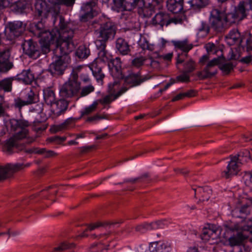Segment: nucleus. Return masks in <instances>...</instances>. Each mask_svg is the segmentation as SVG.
Segmentation results:
<instances>
[{"label": "nucleus", "mask_w": 252, "mask_h": 252, "mask_svg": "<svg viewBox=\"0 0 252 252\" xmlns=\"http://www.w3.org/2000/svg\"><path fill=\"white\" fill-rule=\"evenodd\" d=\"M51 14L53 18L55 26H59V29L53 30L51 32L45 33V35L41 37L40 40V48L43 54H47L50 51L51 44L56 42V48L63 41H73L74 32L65 22L64 18L58 12L54 14L51 11L49 14Z\"/></svg>", "instance_id": "1"}, {"label": "nucleus", "mask_w": 252, "mask_h": 252, "mask_svg": "<svg viewBox=\"0 0 252 252\" xmlns=\"http://www.w3.org/2000/svg\"><path fill=\"white\" fill-rule=\"evenodd\" d=\"M75 48L73 41H63L55 48L53 53L56 57L53 63L50 64L48 71L54 76H58L63 74L67 64L70 61L69 53Z\"/></svg>", "instance_id": "2"}, {"label": "nucleus", "mask_w": 252, "mask_h": 252, "mask_svg": "<svg viewBox=\"0 0 252 252\" xmlns=\"http://www.w3.org/2000/svg\"><path fill=\"white\" fill-rule=\"evenodd\" d=\"M223 226L226 231L232 233L228 239L229 244L232 247L243 245L252 233L251 220L235 223L226 222Z\"/></svg>", "instance_id": "3"}, {"label": "nucleus", "mask_w": 252, "mask_h": 252, "mask_svg": "<svg viewBox=\"0 0 252 252\" xmlns=\"http://www.w3.org/2000/svg\"><path fill=\"white\" fill-rule=\"evenodd\" d=\"M216 65H219L220 69L226 74H228L234 67L232 63H224V58L219 57L209 61L203 70L197 73V76L201 80L212 78L217 73Z\"/></svg>", "instance_id": "4"}, {"label": "nucleus", "mask_w": 252, "mask_h": 252, "mask_svg": "<svg viewBox=\"0 0 252 252\" xmlns=\"http://www.w3.org/2000/svg\"><path fill=\"white\" fill-rule=\"evenodd\" d=\"M10 127L13 130H19L13 137L9 138L4 146V150L8 154L12 153V149L15 145L16 140H21L28 136L29 130L27 127L30 126L29 122L24 119H11L9 121Z\"/></svg>", "instance_id": "5"}, {"label": "nucleus", "mask_w": 252, "mask_h": 252, "mask_svg": "<svg viewBox=\"0 0 252 252\" xmlns=\"http://www.w3.org/2000/svg\"><path fill=\"white\" fill-rule=\"evenodd\" d=\"M252 159V154L248 150H245L237 155L231 157V160L227 167V170L222 172V174L226 178L236 175L239 171V167L243 162H247Z\"/></svg>", "instance_id": "6"}, {"label": "nucleus", "mask_w": 252, "mask_h": 252, "mask_svg": "<svg viewBox=\"0 0 252 252\" xmlns=\"http://www.w3.org/2000/svg\"><path fill=\"white\" fill-rule=\"evenodd\" d=\"M80 89V82L78 81V71L73 69L68 81L65 82L61 88L60 94L63 97L70 98L76 95Z\"/></svg>", "instance_id": "7"}, {"label": "nucleus", "mask_w": 252, "mask_h": 252, "mask_svg": "<svg viewBox=\"0 0 252 252\" xmlns=\"http://www.w3.org/2000/svg\"><path fill=\"white\" fill-rule=\"evenodd\" d=\"M246 3L244 1H240L231 11L226 12L224 16L225 22L232 24L238 23L245 18L248 11L246 8Z\"/></svg>", "instance_id": "8"}, {"label": "nucleus", "mask_w": 252, "mask_h": 252, "mask_svg": "<svg viewBox=\"0 0 252 252\" xmlns=\"http://www.w3.org/2000/svg\"><path fill=\"white\" fill-rule=\"evenodd\" d=\"M116 29L115 24L110 20L101 23L99 29L96 31L99 34L98 37L100 38L97 40H100L106 43L108 40L114 37Z\"/></svg>", "instance_id": "9"}, {"label": "nucleus", "mask_w": 252, "mask_h": 252, "mask_svg": "<svg viewBox=\"0 0 252 252\" xmlns=\"http://www.w3.org/2000/svg\"><path fill=\"white\" fill-rule=\"evenodd\" d=\"M223 16V13L218 9H214L211 12L209 18L211 27L217 32H222L224 29Z\"/></svg>", "instance_id": "10"}, {"label": "nucleus", "mask_w": 252, "mask_h": 252, "mask_svg": "<svg viewBox=\"0 0 252 252\" xmlns=\"http://www.w3.org/2000/svg\"><path fill=\"white\" fill-rule=\"evenodd\" d=\"M96 2L94 1L84 3L80 11V20L86 22L97 14L95 10Z\"/></svg>", "instance_id": "11"}, {"label": "nucleus", "mask_w": 252, "mask_h": 252, "mask_svg": "<svg viewBox=\"0 0 252 252\" xmlns=\"http://www.w3.org/2000/svg\"><path fill=\"white\" fill-rule=\"evenodd\" d=\"M115 7L122 10L130 11L136 6L141 7L144 0H113Z\"/></svg>", "instance_id": "12"}, {"label": "nucleus", "mask_w": 252, "mask_h": 252, "mask_svg": "<svg viewBox=\"0 0 252 252\" xmlns=\"http://www.w3.org/2000/svg\"><path fill=\"white\" fill-rule=\"evenodd\" d=\"M24 53L30 57L37 59L40 54V50L36 42L32 39L25 40L22 44Z\"/></svg>", "instance_id": "13"}, {"label": "nucleus", "mask_w": 252, "mask_h": 252, "mask_svg": "<svg viewBox=\"0 0 252 252\" xmlns=\"http://www.w3.org/2000/svg\"><path fill=\"white\" fill-rule=\"evenodd\" d=\"M173 43L176 48L181 50L184 52L178 55L177 58V64L183 63L185 58L187 57V53L192 49V45L188 43L187 40L174 41H173Z\"/></svg>", "instance_id": "14"}, {"label": "nucleus", "mask_w": 252, "mask_h": 252, "mask_svg": "<svg viewBox=\"0 0 252 252\" xmlns=\"http://www.w3.org/2000/svg\"><path fill=\"white\" fill-rule=\"evenodd\" d=\"M108 66L111 70L112 75L119 79H123L124 75L122 72V64L119 58L110 59L108 62Z\"/></svg>", "instance_id": "15"}, {"label": "nucleus", "mask_w": 252, "mask_h": 252, "mask_svg": "<svg viewBox=\"0 0 252 252\" xmlns=\"http://www.w3.org/2000/svg\"><path fill=\"white\" fill-rule=\"evenodd\" d=\"M69 101L64 99L56 100L50 106L51 111L55 117L63 114L67 110Z\"/></svg>", "instance_id": "16"}, {"label": "nucleus", "mask_w": 252, "mask_h": 252, "mask_svg": "<svg viewBox=\"0 0 252 252\" xmlns=\"http://www.w3.org/2000/svg\"><path fill=\"white\" fill-rule=\"evenodd\" d=\"M7 29L9 30V39L12 40L21 34L24 31L25 27L22 22L18 21L9 23Z\"/></svg>", "instance_id": "17"}, {"label": "nucleus", "mask_w": 252, "mask_h": 252, "mask_svg": "<svg viewBox=\"0 0 252 252\" xmlns=\"http://www.w3.org/2000/svg\"><path fill=\"white\" fill-rule=\"evenodd\" d=\"M10 52L5 50L0 52V71L7 72L12 66V63L10 61Z\"/></svg>", "instance_id": "18"}, {"label": "nucleus", "mask_w": 252, "mask_h": 252, "mask_svg": "<svg viewBox=\"0 0 252 252\" xmlns=\"http://www.w3.org/2000/svg\"><path fill=\"white\" fill-rule=\"evenodd\" d=\"M25 5V0H0V9L11 6L15 10L19 11L24 9Z\"/></svg>", "instance_id": "19"}, {"label": "nucleus", "mask_w": 252, "mask_h": 252, "mask_svg": "<svg viewBox=\"0 0 252 252\" xmlns=\"http://www.w3.org/2000/svg\"><path fill=\"white\" fill-rule=\"evenodd\" d=\"M251 207L248 204L242 206L240 208H236L232 211V215L234 218H241L242 220L240 221L248 220L251 219H247L246 216L250 214ZM251 220H252L251 219Z\"/></svg>", "instance_id": "20"}, {"label": "nucleus", "mask_w": 252, "mask_h": 252, "mask_svg": "<svg viewBox=\"0 0 252 252\" xmlns=\"http://www.w3.org/2000/svg\"><path fill=\"white\" fill-rule=\"evenodd\" d=\"M127 89H128L126 87H124L116 94H114L113 92H111L109 94L106 95L102 98L96 100V101L97 102L98 104L99 103H101L102 105L110 104L112 101L126 92Z\"/></svg>", "instance_id": "21"}, {"label": "nucleus", "mask_w": 252, "mask_h": 252, "mask_svg": "<svg viewBox=\"0 0 252 252\" xmlns=\"http://www.w3.org/2000/svg\"><path fill=\"white\" fill-rule=\"evenodd\" d=\"M227 42L231 45L235 43H238L239 46H242L243 36H242L237 29H233L226 36Z\"/></svg>", "instance_id": "22"}, {"label": "nucleus", "mask_w": 252, "mask_h": 252, "mask_svg": "<svg viewBox=\"0 0 252 252\" xmlns=\"http://www.w3.org/2000/svg\"><path fill=\"white\" fill-rule=\"evenodd\" d=\"M170 249V245L168 243L160 241L152 242L149 246L151 252H169Z\"/></svg>", "instance_id": "23"}, {"label": "nucleus", "mask_w": 252, "mask_h": 252, "mask_svg": "<svg viewBox=\"0 0 252 252\" xmlns=\"http://www.w3.org/2000/svg\"><path fill=\"white\" fill-rule=\"evenodd\" d=\"M95 43L97 48L99 50L98 53V59L103 62L108 63L111 58L105 50L106 43H104V42H103V41L100 40H96Z\"/></svg>", "instance_id": "24"}, {"label": "nucleus", "mask_w": 252, "mask_h": 252, "mask_svg": "<svg viewBox=\"0 0 252 252\" xmlns=\"http://www.w3.org/2000/svg\"><path fill=\"white\" fill-rule=\"evenodd\" d=\"M167 9L173 13H178L183 9V0H167Z\"/></svg>", "instance_id": "25"}, {"label": "nucleus", "mask_w": 252, "mask_h": 252, "mask_svg": "<svg viewBox=\"0 0 252 252\" xmlns=\"http://www.w3.org/2000/svg\"><path fill=\"white\" fill-rule=\"evenodd\" d=\"M144 81L145 79L138 73H131L125 79L126 84L129 85L130 87L139 85Z\"/></svg>", "instance_id": "26"}, {"label": "nucleus", "mask_w": 252, "mask_h": 252, "mask_svg": "<svg viewBox=\"0 0 252 252\" xmlns=\"http://www.w3.org/2000/svg\"><path fill=\"white\" fill-rule=\"evenodd\" d=\"M168 15L165 13L160 12L156 14L152 20V24L154 25H160L161 27L165 24L166 25Z\"/></svg>", "instance_id": "27"}, {"label": "nucleus", "mask_w": 252, "mask_h": 252, "mask_svg": "<svg viewBox=\"0 0 252 252\" xmlns=\"http://www.w3.org/2000/svg\"><path fill=\"white\" fill-rule=\"evenodd\" d=\"M116 48L122 55H127L130 51L127 42L122 38H119L116 41Z\"/></svg>", "instance_id": "28"}, {"label": "nucleus", "mask_w": 252, "mask_h": 252, "mask_svg": "<svg viewBox=\"0 0 252 252\" xmlns=\"http://www.w3.org/2000/svg\"><path fill=\"white\" fill-rule=\"evenodd\" d=\"M43 98L44 102L50 106L56 100L54 92L49 88L43 90Z\"/></svg>", "instance_id": "29"}, {"label": "nucleus", "mask_w": 252, "mask_h": 252, "mask_svg": "<svg viewBox=\"0 0 252 252\" xmlns=\"http://www.w3.org/2000/svg\"><path fill=\"white\" fill-rule=\"evenodd\" d=\"M19 79L26 84H31L34 80V77L30 70H24L19 75Z\"/></svg>", "instance_id": "30"}, {"label": "nucleus", "mask_w": 252, "mask_h": 252, "mask_svg": "<svg viewBox=\"0 0 252 252\" xmlns=\"http://www.w3.org/2000/svg\"><path fill=\"white\" fill-rule=\"evenodd\" d=\"M91 69L97 81H102L104 77V74L102 72L101 67L96 63H93L91 65Z\"/></svg>", "instance_id": "31"}, {"label": "nucleus", "mask_w": 252, "mask_h": 252, "mask_svg": "<svg viewBox=\"0 0 252 252\" xmlns=\"http://www.w3.org/2000/svg\"><path fill=\"white\" fill-rule=\"evenodd\" d=\"M33 32L35 34L39 37H41L45 35L46 32H50L45 29L44 24L41 21L38 22L35 24L33 28Z\"/></svg>", "instance_id": "32"}, {"label": "nucleus", "mask_w": 252, "mask_h": 252, "mask_svg": "<svg viewBox=\"0 0 252 252\" xmlns=\"http://www.w3.org/2000/svg\"><path fill=\"white\" fill-rule=\"evenodd\" d=\"M13 78H7L0 81V91L4 92H10L12 90V84Z\"/></svg>", "instance_id": "33"}, {"label": "nucleus", "mask_w": 252, "mask_h": 252, "mask_svg": "<svg viewBox=\"0 0 252 252\" xmlns=\"http://www.w3.org/2000/svg\"><path fill=\"white\" fill-rule=\"evenodd\" d=\"M200 192L201 194V197L198 201V203L208 201L210 197L212 190L208 187L201 188L200 189Z\"/></svg>", "instance_id": "34"}, {"label": "nucleus", "mask_w": 252, "mask_h": 252, "mask_svg": "<svg viewBox=\"0 0 252 252\" xmlns=\"http://www.w3.org/2000/svg\"><path fill=\"white\" fill-rule=\"evenodd\" d=\"M90 54V50L85 46H80L76 51V56L80 59H86Z\"/></svg>", "instance_id": "35"}, {"label": "nucleus", "mask_w": 252, "mask_h": 252, "mask_svg": "<svg viewBox=\"0 0 252 252\" xmlns=\"http://www.w3.org/2000/svg\"><path fill=\"white\" fill-rule=\"evenodd\" d=\"M194 9H200L206 6L208 3V0H190L188 1Z\"/></svg>", "instance_id": "36"}, {"label": "nucleus", "mask_w": 252, "mask_h": 252, "mask_svg": "<svg viewBox=\"0 0 252 252\" xmlns=\"http://www.w3.org/2000/svg\"><path fill=\"white\" fill-rule=\"evenodd\" d=\"M35 8L38 16H41L42 13H45L47 12L45 2L41 0H39L36 2Z\"/></svg>", "instance_id": "37"}, {"label": "nucleus", "mask_w": 252, "mask_h": 252, "mask_svg": "<svg viewBox=\"0 0 252 252\" xmlns=\"http://www.w3.org/2000/svg\"><path fill=\"white\" fill-rule=\"evenodd\" d=\"M24 164L22 163H15V164H7L6 165V168L8 172L9 173V176L11 177L12 174L23 168Z\"/></svg>", "instance_id": "38"}, {"label": "nucleus", "mask_w": 252, "mask_h": 252, "mask_svg": "<svg viewBox=\"0 0 252 252\" xmlns=\"http://www.w3.org/2000/svg\"><path fill=\"white\" fill-rule=\"evenodd\" d=\"M111 224V223L109 221H97L94 223L86 224V225L88 227L87 230H89V231H91L100 227L105 226L106 225H110Z\"/></svg>", "instance_id": "39"}, {"label": "nucleus", "mask_w": 252, "mask_h": 252, "mask_svg": "<svg viewBox=\"0 0 252 252\" xmlns=\"http://www.w3.org/2000/svg\"><path fill=\"white\" fill-rule=\"evenodd\" d=\"M158 224V222L151 223H144L137 226L136 227V230L141 232H144L145 231L149 229H156V225Z\"/></svg>", "instance_id": "40"}, {"label": "nucleus", "mask_w": 252, "mask_h": 252, "mask_svg": "<svg viewBox=\"0 0 252 252\" xmlns=\"http://www.w3.org/2000/svg\"><path fill=\"white\" fill-rule=\"evenodd\" d=\"M98 105V104L96 100L94 101L91 105L86 107L81 112V117L84 115H88L94 111L96 109Z\"/></svg>", "instance_id": "41"}, {"label": "nucleus", "mask_w": 252, "mask_h": 252, "mask_svg": "<svg viewBox=\"0 0 252 252\" xmlns=\"http://www.w3.org/2000/svg\"><path fill=\"white\" fill-rule=\"evenodd\" d=\"M184 67L185 69L184 71L189 73L195 70V63L193 60L190 59L185 63Z\"/></svg>", "instance_id": "42"}, {"label": "nucleus", "mask_w": 252, "mask_h": 252, "mask_svg": "<svg viewBox=\"0 0 252 252\" xmlns=\"http://www.w3.org/2000/svg\"><path fill=\"white\" fill-rule=\"evenodd\" d=\"M73 246V244H68L63 242L60 244L57 247L54 248L53 252H63L66 250L70 249Z\"/></svg>", "instance_id": "43"}, {"label": "nucleus", "mask_w": 252, "mask_h": 252, "mask_svg": "<svg viewBox=\"0 0 252 252\" xmlns=\"http://www.w3.org/2000/svg\"><path fill=\"white\" fill-rule=\"evenodd\" d=\"M10 177L9 173L6 165L4 166H0V182L4 181Z\"/></svg>", "instance_id": "44"}, {"label": "nucleus", "mask_w": 252, "mask_h": 252, "mask_svg": "<svg viewBox=\"0 0 252 252\" xmlns=\"http://www.w3.org/2000/svg\"><path fill=\"white\" fill-rule=\"evenodd\" d=\"M144 3L141 7L137 6L140 9L139 10V13L140 14H142L144 17H149L151 16L153 12L152 9L144 6Z\"/></svg>", "instance_id": "45"}, {"label": "nucleus", "mask_w": 252, "mask_h": 252, "mask_svg": "<svg viewBox=\"0 0 252 252\" xmlns=\"http://www.w3.org/2000/svg\"><path fill=\"white\" fill-rule=\"evenodd\" d=\"M46 128V125L40 121H34L33 123V128L36 132L43 131Z\"/></svg>", "instance_id": "46"}, {"label": "nucleus", "mask_w": 252, "mask_h": 252, "mask_svg": "<svg viewBox=\"0 0 252 252\" xmlns=\"http://www.w3.org/2000/svg\"><path fill=\"white\" fill-rule=\"evenodd\" d=\"M94 88L92 85H88L87 86L83 87L81 89L80 92V96L84 97L85 96L91 93L94 92Z\"/></svg>", "instance_id": "47"}, {"label": "nucleus", "mask_w": 252, "mask_h": 252, "mask_svg": "<svg viewBox=\"0 0 252 252\" xmlns=\"http://www.w3.org/2000/svg\"><path fill=\"white\" fill-rule=\"evenodd\" d=\"M69 120H67L64 122L60 125L52 126L51 129V131L53 132H57L58 131H61L65 129L66 127V126L69 125Z\"/></svg>", "instance_id": "48"}, {"label": "nucleus", "mask_w": 252, "mask_h": 252, "mask_svg": "<svg viewBox=\"0 0 252 252\" xmlns=\"http://www.w3.org/2000/svg\"><path fill=\"white\" fill-rule=\"evenodd\" d=\"M197 30L199 32H204L206 35L209 32L210 28L206 22L202 21L198 25Z\"/></svg>", "instance_id": "49"}, {"label": "nucleus", "mask_w": 252, "mask_h": 252, "mask_svg": "<svg viewBox=\"0 0 252 252\" xmlns=\"http://www.w3.org/2000/svg\"><path fill=\"white\" fill-rule=\"evenodd\" d=\"M25 100H26V102L29 103V104L35 103L36 100L35 95L33 92L31 90L29 91L26 94V98Z\"/></svg>", "instance_id": "50"}, {"label": "nucleus", "mask_w": 252, "mask_h": 252, "mask_svg": "<svg viewBox=\"0 0 252 252\" xmlns=\"http://www.w3.org/2000/svg\"><path fill=\"white\" fill-rule=\"evenodd\" d=\"M75 0H49L50 1L55 4H62L67 6H72Z\"/></svg>", "instance_id": "51"}, {"label": "nucleus", "mask_w": 252, "mask_h": 252, "mask_svg": "<svg viewBox=\"0 0 252 252\" xmlns=\"http://www.w3.org/2000/svg\"><path fill=\"white\" fill-rule=\"evenodd\" d=\"M211 233L210 234V238L215 239L220 237L221 233V229L220 227L215 228H209Z\"/></svg>", "instance_id": "52"}, {"label": "nucleus", "mask_w": 252, "mask_h": 252, "mask_svg": "<svg viewBox=\"0 0 252 252\" xmlns=\"http://www.w3.org/2000/svg\"><path fill=\"white\" fill-rule=\"evenodd\" d=\"M14 105L16 107L21 109L23 106L29 104L26 102L25 99L22 100L20 98L18 97L14 100Z\"/></svg>", "instance_id": "53"}, {"label": "nucleus", "mask_w": 252, "mask_h": 252, "mask_svg": "<svg viewBox=\"0 0 252 252\" xmlns=\"http://www.w3.org/2000/svg\"><path fill=\"white\" fill-rule=\"evenodd\" d=\"M243 179L247 186L252 187V172L246 173Z\"/></svg>", "instance_id": "54"}, {"label": "nucleus", "mask_w": 252, "mask_h": 252, "mask_svg": "<svg viewBox=\"0 0 252 252\" xmlns=\"http://www.w3.org/2000/svg\"><path fill=\"white\" fill-rule=\"evenodd\" d=\"M188 72L184 71L183 73L176 77L177 80L182 82H187L189 81V76L188 74Z\"/></svg>", "instance_id": "55"}, {"label": "nucleus", "mask_w": 252, "mask_h": 252, "mask_svg": "<svg viewBox=\"0 0 252 252\" xmlns=\"http://www.w3.org/2000/svg\"><path fill=\"white\" fill-rule=\"evenodd\" d=\"M145 59L143 57H140L138 58H136L133 60L132 62V64L134 66L139 67L140 66L142 65L144 62Z\"/></svg>", "instance_id": "56"}, {"label": "nucleus", "mask_w": 252, "mask_h": 252, "mask_svg": "<svg viewBox=\"0 0 252 252\" xmlns=\"http://www.w3.org/2000/svg\"><path fill=\"white\" fill-rule=\"evenodd\" d=\"M211 233L210 229L204 228L203 230L202 233L201 235V238L205 241H208L210 239V234Z\"/></svg>", "instance_id": "57"}, {"label": "nucleus", "mask_w": 252, "mask_h": 252, "mask_svg": "<svg viewBox=\"0 0 252 252\" xmlns=\"http://www.w3.org/2000/svg\"><path fill=\"white\" fill-rule=\"evenodd\" d=\"M104 117H101L98 115H95L93 117H89L87 118L86 121L88 122H92L93 121H97L100 119H103Z\"/></svg>", "instance_id": "58"}, {"label": "nucleus", "mask_w": 252, "mask_h": 252, "mask_svg": "<svg viewBox=\"0 0 252 252\" xmlns=\"http://www.w3.org/2000/svg\"><path fill=\"white\" fill-rule=\"evenodd\" d=\"M111 234V232L109 231L108 233H101L99 235H96L95 234H93L91 235V237L93 238H96V239H100V238H102L103 237L107 236Z\"/></svg>", "instance_id": "59"}, {"label": "nucleus", "mask_w": 252, "mask_h": 252, "mask_svg": "<svg viewBox=\"0 0 252 252\" xmlns=\"http://www.w3.org/2000/svg\"><path fill=\"white\" fill-rule=\"evenodd\" d=\"M181 22V19H179L175 18L169 19L168 18V20L167 21L166 26H168V25H169L170 23H175L176 24L178 23H180Z\"/></svg>", "instance_id": "60"}, {"label": "nucleus", "mask_w": 252, "mask_h": 252, "mask_svg": "<svg viewBox=\"0 0 252 252\" xmlns=\"http://www.w3.org/2000/svg\"><path fill=\"white\" fill-rule=\"evenodd\" d=\"M205 47L208 52H212L215 49V46L213 43H209L206 45Z\"/></svg>", "instance_id": "61"}, {"label": "nucleus", "mask_w": 252, "mask_h": 252, "mask_svg": "<svg viewBox=\"0 0 252 252\" xmlns=\"http://www.w3.org/2000/svg\"><path fill=\"white\" fill-rule=\"evenodd\" d=\"M252 56H247V57L242 58L241 59L240 61L243 63H248L252 61Z\"/></svg>", "instance_id": "62"}, {"label": "nucleus", "mask_w": 252, "mask_h": 252, "mask_svg": "<svg viewBox=\"0 0 252 252\" xmlns=\"http://www.w3.org/2000/svg\"><path fill=\"white\" fill-rule=\"evenodd\" d=\"M173 57V54L171 53H168L165 55L160 56V58H162L164 60L170 61L171 60Z\"/></svg>", "instance_id": "63"}, {"label": "nucleus", "mask_w": 252, "mask_h": 252, "mask_svg": "<svg viewBox=\"0 0 252 252\" xmlns=\"http://www.w3.org/2000/svg\"><path fill=\"white\" fill-rule=\"evenodd\" d=\"M209 59V56L207 55H203L199 60V63H200L202 65L205 64L206 62H207Z\"/></svg>", "instance_id": "64"}]
</instances>
